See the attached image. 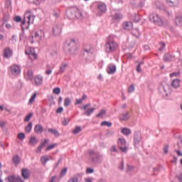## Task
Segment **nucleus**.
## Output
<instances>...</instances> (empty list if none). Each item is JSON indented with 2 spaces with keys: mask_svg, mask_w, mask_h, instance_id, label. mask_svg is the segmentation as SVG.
I'll return each mask as SVG.
<instances>
[{
  "mask_svg": "<svg viewBox=\"0 0 182 182\" xmlns=\"http://www.w3.org/2000/svg\"><path fill=\"white\" fill-rule=\"evenodd\" d=\"M76 11H79V8L73 7L71 9H69L66 12V15L68 18L69 19H75L76 16H77V14L76 13Z\"/></svg>",
  "mask_w": 182,
  "mask_h": 182,
  "instance_id": "nucleus-7",
  "label": "nucleus"
},
{
  "mask_svg": "<svg viewBox=\"0 0 182 182\" xmlns=\"http://www.w3.org/2000/svg\"><path fill=\"white\" fill-rule=\"evenodd\" d=\"M77 49V46H76V41H75V39L67 41L64 46V50L68 53H70V55H75Z\"/></svg>",
  "mask_w": 182,
  "mask_h": 182,
  "instance_id": "nucleus-2",
  "label": "nucleus"
},
{
  "mask_svg": "<svg viewBox=\"0 0 182 182\" xmlns=\"http://www.w3.org/2000/svg\"><path fill=\"white\" fill-rule=\"evenodd\" d=\"M160 95L164 99H166V100L171 99V92H161Z\"/></svg>",
  "mask_w": 182,
  "mask_h": 182,
  "instance_id": "nucleus-18",
  "label": "nucleus"
},
{
  "mask_svg": "<svg viewBox=\"0 0 182 182\" xmlns=\"http://www.w3.org/2000/svg\"><path fill=\"white\" fill-rule=\"evenodd\" d=\"M144 63V62L141 61L139 62V63L137 65L136 67V72H138V73H140V72H141V68L140 66H141V65H143Z\"/></svg>",
  "mask_w": 182,
  "mask_h": 182,
  "instance_id": "nucleus-42",
  "label": "nucleus"
},
{
  "mask_svg": "<svg viewBox=\"0 0 182 182\" xmlns=\"http://www.w3.org/2000/svg\"><path fill=\"white\" fill-rule=\"evenodd\" d=\"M21 176L24 180H28L31 177V171L28 168H22Z\"/></svg>",
  "mask_w": 182,
  "mask_h": 182,
  "instance_id": "nucleus-10",
  "label": "nucleus"
},
{
  "mask_svg": "<svg viewBox=\"0 0 182 182\" xmlns=\"http://www.w3.org/2000/svg\"><path fill=\"white\" fill-rule=\"evenodd\" d=\"M82 132V128L80 127H75L74 130L73 131V134H77Z\"/></svg>",
  "mask_w": 182,
  "mask_h": 182,
  "instance_id": "nucleus-36",
  "label": "nucleus"
},
{
  "mask_svg": "<svg viewBox=\"0 0 182 182\" xmlns=\"http://www.w3.org/2000/svg\"><path fill=\"white\" fill-rule=\"evenodd\" d=\"M164 153L165 154H168V145H166L164 147Z\"/></svg>",
  "mask_w": 182,
  "mask_h": 182,
  "instance_id": "nucleus-53",
  "label": "nucleus"
},
{
  "mask_svg": "<svg viewBox=\"0 0 182 182\" xmlns=\"http://www.w3.org/2000/svg\"><path fill=\"white\" fill-rule=\"evenodd\" d=\"M159 90L167 92V90H170V85L168 84L161 85L159 87Z\"/></svg>",
  "mask_w": 182,
  "mask_h": 182,
  "instance_id": "nucleus-24",
  "label": "nucleus"
},
{
  "mask_svg": "<svg viewBox=\"0 0 182 182\" xmlns=\"http://www.w3.org/2000/svg\"><path fill=\"white\" fill-rule=\"evenodd\" d=\"M110 151L112 153V156H116V153H118L119 151L116 148V145H112L110 148Z\"/></svg>",
  "mask_w": 182,
  "mask_h": 182,
  "instance_id": "nucleus-31",
  "label": "nucleus"
},
{
  "mask_svg": "<svg viewBox=\"0 0 182 182\" xmlns=\"http://www.w3.org/2000/svg\"><path fill=\"white\" fill-rule=\"evenodd\" d=\"M25 132L26 133H31L32 132V122H30L25 128Z\"/></svg>",
  "mask_w": 182,
  "mask_h": 182,
  "instance_id": "nucleus-33",
  "label": "nucleus"
},
{
  "mask_svg": "<svg viewBox=\"0 0 182 182\" xmlns=\"http://www.w3.org/2000/svg\"><path fill=\"white\" fill-rule=\"evenodd\" d=\"M106 114V109H102L97 115L96 117H104Z\"/></svg>",
  "mask_w": 182,
  "mask_h": 182,
  "instance_id": "nucleus-34",
  "label": "nucleus"
},
{
  "mask_svg": "<svg viewBox=\"0 0 182 182\" xmlns=\"http://www.w3.org/2000/svg\"><path fill=\"white\" fill-rule=\"evenodd\" d=\"M66 68H68V64L66 63H63L60 67V70L57 73V75H61V73H63L65 70H66Z\"/></svg>",
  "mask_w": 182,
  "mask_h": 182,
  "instance_id": "nucleus-21",
  "label": "nucleus"
},
{
  "mask_svg": "<svg viewBox=\"0 0 182 182\" xmlns=\"http://www.w3.org/2000/svg\"><path fill=\"white\" fill-rule=\"evenodd\" d=\"M56 113L60 114V113H63V107H58L57 109H56Z\"/></svg>",
  "mask_w": 182,
  "mask_h": 182,
  "instance_id": "nucleus-51",
  "label": "nucleus"
},
{
  "mask_svg": "<svg viewBox=\"0 0 182 182\" xmlns=\"http://www.w3.org/2000/svg\"><path fill=\"white\" fill-rule=\"evenodd\" d=\"M171 162L174 164H177V156H173V159L171 160Z\"/></svg>",
  "mask_w": 182,
  "mask_h": 182,
  "instance_id": "nucleus-64",
  "label": "nucleus"
},
{
  "mask_svg": "<svg viewBox=\"0 0 182 182\" xmlns=\"http://www.w3.org/2000/svg\"><path fill=\"white\" fill-rule=\"evenodd\" d=\"M149 19L151 22H153L155 25H158V26H163V21L160 17H159V15L152 14L149 16Z\"/></svg>",
  "mask_w": 182,
  "mask_h": 182,
  "instance_id": "nucleus-6",
  "label": "nucleus"
},
{
  "mask_svg": "<svg viewBox=\"0 0 182 182\" xmlns=\"http://www.w3.org/2000/svg\"><path fill=\"white\" fill-rule=\"evenodd\" d=\"M26 136H25V134L23 133H19L18 134V138L20 139V140H23V139H25Z\"/></svg>",
  "mask_w": 182,
  "mask_h": 182,
  "instance_id": "nucleus-47",
  "label": "nucleus"
},
{
  "mask_svg": "<svg viewBox=\"0 0 182 182\" xmlns=\"http://www.w3.org/2000/svg\"><path fill=\"white\" fill-rule=\"evenodd\" d=\"M69 105H70V99L69 98H65V101H64V106L65 107H68V106H69Z\"/></svg>",
  "mask_w": 182,
  "mask_h": 182,
  "instance_id": "nucleus-44",
  "label": "nucleus"
},
{
  "mask_svg": "<svg viewBox=\"0 0 182 182\" xmlns=\"http://www.w3.org/2000/svg\"><path fill=\"white\" fill-rule=\"evenodd\" d=\"M13 163L16 164V166H18V164L21 163V158L19 157V156L16 155L13 157Z\"/></svg>",
  "mask_w": 182,
  "mask_h": 182,
  "instance_id": "nucleus-28",
  "label": "nucleus"
},
{
  "mask_svg": "<svg viewBox=\"0 0 182 182\" xmlns=\"http://www.w3.org/2000/svg\"><path fill=\"white\" fill-rule=\"evenodd\" d=\"M174 59V55H171L170 53H165L164 56V62H171Z\"/></svg>",
  "mask_w": 182,
  "mask_h": 182,
  "instance_id": "nucleus-19",
  "label": "nucleus"
},
{
  "mask_svg": "<svg viewBox=\"0 0 182 182\" xmlns=\"http://www.w3.org/2000/svg\"><path fill=\"white\" fill-rule=\"evenodd\" d=\"M167 4L169 5V6H176L174 5V2L171 0H166Z\"/></svg>",
  "mask_w": 182,
  "mask_h": 182,
  "instance_id": "nucleus-56",
  "label": "nucleus"
},
{
  "mask_svg": "<svg viewBox=\"0 0 182 182\" xmlns=\"http://www.w3.org/2000/svg\"><path fill=\"white\" fill-rule=\"evenodd\" d=\"M9 21V17L8 16H5L2 19L3 25H4V23H6V22Z\"/></svg>",
  "mask_w": 182,
  "mask_h": 182,
  "instance_id": "nucleus-50",
  "label": "nucleus"
},
{
  "mask_svg": "<svg viewBox=\"0 0 182 182\" xmlns=\"http://www.w3.org/2000/svg\"><path fill=\"white\" fill-rule=\"evenodd\" d=\"M134 141L136 147V146H139V144H140V141H141V134H135L134 136Z\"/></svg>",
  "mask_w": 182,
  "mask_h": 182,
  "instance_id": "nucleus-14",
  "label": "nucleus"
},
{
  "mask_svg": "<svg viewBox=\"0 0 182 182\" xmlns=\"http://www.w3.org/2000/svg\"><path fill=\"white\" fill-rule=\"evenodd\" d=\"M82 102H83V100L82 98L79 100L77 99L75 102V105H80L82 104Z\"/></svg>",
  "mask_w": 182,
  "mask_h": 182,
  "instance_id": "nucleus-61",
  "label": "nucleus"
},
{
  "mask_svg": "<svg viewBox=\"0 0 182 182\" xmlns=\"http://www.w3.org/2000/svg\"><path fill=\"white\" fill-rule=\"evenodd\" d=\"M11 72L14 76H18L21 73V67L17 65H13L10 67Z\"/></svg>",
  "mask_w": 182,
  "mask_h": 182,
  "instance_id": "nucleus-9",
  "label": "nucleus"
},
{
  "mask_svg": "<svg viewBox=\"0 0 182 182\" xmlns=\"http://www.w3.org/2000/svg\"><path fill=\"white\" fill-rule=\"evenodd\" d=\"M121 132L124 136H130L132 134V130L129 128H123Z\"/></svg>",
  "mask_w": 182,
  "mask_h": 182,
  "instance_id": "nucleus-25",
  "label": "nucleus"
},
{
  "mask_svg": "<svg viewBox=\"0 0 182 182\" xmlns=\"http://www.w3.org/2000/svg\"><path fill=\"white\" fill-rule=\"evenodd\" d=\"M11 5H12V1H11V0H6V6H7V8H9L11 6Z\"/></svg>",
  "mask_w": 182,
  "mask_h": 182,
  "instance_id": "nucleus-57",
  "label": "nucleus"
},
{
  "mask_svg": "<svg viewBox=\"0 0 182 182\" xmlns=\"http://www.w3.org/2000/svg\"><path fill=\"white\" fill-rule=\"evenodd\" d=\"M60 33H62V26H60L59 25H55L53 28V34L55 36H59V35H60Z\"/></svg>",
  "mask_w": 182,
  "mask_h": 182,
  "instance_id": "nucleus-11",
  "label": "nucleus"
},
{
  "mask_svg": "<svg viewBox=\"0 0 182 182\" xmlns=\"http://www.w3.org/2000/svg\"><path fill=\"white\" fill-rule=\"evenodd\" d=\"M117 69V68H116V65H109L107 68V72L108 75H114V73H116Z\"/></svg>",
  "mask_w": 182,
  "mask_h": 182,
  "instance_id": "nucleus-13",
  "label": "nucleus"
},
{
  "mask_svg": "<svg viewBox=\"0 0 182 182\" xmlns=\"http://www.w3.org/2000/svg\"><path fill=\"white\" fill-rule=\"evenodd\" d=\"M34 81L36 86H41V85L43 83V77H42L41 75H37L34 78Z\"/></svg>",
  "mask_w": 182,
  "mask_h": 182,
  "instance_id": "nucleus-15",
  "label": "nucleus"
},
{
  "mask_svg": "<svg viewBox=\"0 0 182 182\" xmlns=\"http://www.w3.org/2000/svg\"><path fill=\"white\" fill-rule=\"evenodd\" d=\"M48 133H51L52 134H54L55 137H59V136H60V134H59V131H58V129L49 128L48 129Z\"/></svg>",
  "mask_w": 182,
  "mask_h": 182,
  "instance_id": "nucleus-20",
  "label": "nucleus"
},
{
  "mask_svg": "<svg viewBox=\"0 0 182 182\" xmlns=\"http://www.w3.org/2000/svg\"><path fill=\"white\" fill-rule=\"evenodd\" d=\"M124 29L126 31H131V29H133V24L131 22L124 23Z\"/></svg>",
  "mask_w": 182,
  "mask_h": 182,
  "instance_id": "nucleus-22",
  "label": "nucleus"
},
{
  "mask_svg": "<svg viewBox=\"0 0 182 182\" xmlns=\"http://www.w3.org/2000/svg\"><path fill=\"white\" fill-rule=\"evenodd\" d=\"M129 119H130V115L129 114V112H125L119 114L120 122H126Z\"/></svg>",
  "mask_w": 182,
  "mask_h": 182,
  "instance_id": "nucleus-12",
  "label": "nucleus"
},
{
  "mask_svg": "<svg viewBox=\"0 0 182 182\" xmlns=\"http://www.w3.org/2000/svg\"><path fill=\"white\" fill-rule=\"evenodd\" d=\"M34 21H35V16H32V11H27L24 14L23 21H21L22 31H24L25 29H29V25H31V23H33Z\"/></svg>",
  "mask_w": 182,
  "mask_h": 182,
  "instance_id": "nucleus-1",
  "label": "nucleus"
},
{
  "mask_svg": "<svg viewBox=\"0 0 182 182\" xmlns=\"http://www.w3.org/2000/svg\"><path fill=\"white\" fill-rule=\"evenodd\" d=\"M56 146V144H51L50 146H48L46 149V151H49V150H52V149H55V146Z\"/></svg>",
  "mask_w": 182,
  "mask_h": 182,
  "instance_id": "nucleus-49",
  "label": "nucleus"
},
{
  "mask_svg": "<svg viewBox=\"0 0 182 182\" xmlns=\"http://www.w3.org/2000/svg\"><path fill=\"white\" fill-rule=\"evenodd\" d=\"M128 92H134V85H132L128 88Z\"/></svg>",
  "mask_w": 182,
  "mask_h": 182,
  "instance_id": "nucleus-59",
  "label": "nucleus"
},
{
  "mask_svg": "<svg viewBox=\"0 0 182 182\" xmlns=\"http://www.w3.org/2000/svg\"><path fill=\"white\" fill-rule=\"evenodd\" d=\"M175 23L177 26H182V17L178 16L175 18Z\"/></svg>",
  "mask_w": 182,
  "mask_h": 182,
  "instance_id": "nucleus-29",
  "label": "nucleus"
},
{
  "mask_svg": "<svg viewBox=\"0 0 182 182\" xmlns=\"http://www.w3.org/2000/svg\"><path fill=\"white\" fill-rule=\"evenodd\" d=\"M173 76H180V73H173L170 74V77H173Z\"/></svg>",
  "mask_w": 182,
  "mask_h": 182,
  "instance_id": "nucleus-60",
  "label": "nucleus"
},
{
  "mask_svg": "<svg viewBox=\"0 0 182 182\" xmlns=\"http://www.w3.org/2000/svg\"><path fill=\"white\" fill-rule=\"evenodd\" d=\"M14 21L17 23L22 22V18L19 16H16L14 18Z\"/></svg>",
  "mask_w": 182,
  "mask_h": 182,
  "instance_id": "nucleus-45",
  "label": "nucleus"
},
{
  "mask_svg": "<svg viewBox=\"0 0 182 182\" xmlns=\"http://www.w3.org/2000/svg\"><path fill=\"white\" fill-rule=\"evenodd\" d=\"M75 14H77V16H76V18H83V14L82 13V11L78 9V11H75Z\"/></svg>",
  "mask_w": 182,
  "mask_h": 182,
  "instance_id": "nucleus-41",
  "label": "nucleus"
},
{
  "mask_svg": "<svg viewBox=\"0 0 182 182\" xmlns=\"http://www.w3.org/2000/svg\"><path fill=\"white\" fill-rule=\"evenodd\" d=\"M35 99H36V92L32 95L31 97L30 98L28 101V105H32L33 102H35Z\"/></svg>",
  "mask_w": 182,
  "mask_h": 182,
  "instance_id": "nucleus-35",
  "label": "nucleus"
},
{
  "mask_svg": "<svg viewBox=\"0 0 182 182\" xmlns=\"http://www.w3.org/2000/svg\"><path fill=\"white\" fill-rule=\"evenodd\" d=\"M28 144H30V146H36V144H38V140H36V137L31 136L30 138Z\"/></svg>",
  "mask_w": 182,
  "mask_h": 182,
  "instance_id": "nucleus-23",
  "label": "nucleus"
},
{
  "mask_svg": "<svg viewBox=\"0 0 182 182\" xmlns=\"http://www.w3.org/2000/svg\"><path fill=\"white\" fill-rule=\"evenodd\" d=\"M89 154L90 156V158L92 159V161L94 163H99L103 159V155L100 154L97 151H95L93 150L89 151Z\"/></svg>",
  "mask_w": 182,
  "mask_h": 182,
  "instance_id": "nucleus-4",
  "label": "nucleus"
},
{
  "mask_svg": "<svg viewBox=\"0 0 182 182\" xmlns=\"http://www.w3.org/2000/svg\"><path fill=\"white\" fill-rule=\"evenodd\" d=\"M90 106H91V104L88 103L80 107L81 110H85L84 114H85V116H90L96 109L93 107L87 109V107H90Z\"/></svg>",
  "mask_w": 182,
  "mask_h": 182,
  "instance_id": "nucleus-8",
  "label": "nucleus"
},
{
  "mask_svg": "<svg viewBox=\"0 0 182 182\" xmlns=\"http://www.w3.org/2000/svg\"><path fill=\"white\" fill-rule=\"evenodd\" d=\"M6 181L9 182H16V176L15 175H11L6 178Z\"/></svg>",
  "mask_w": 182,
  "mask_h": 182,
  "instance_id": "nucleus-30",
  "label": "nucleus"
},
{
  "mask_svg": "<svg viewBox=\"0 0 182 182\" xmlns=\"http://www.w3.org/2000/svg\"><path fill=\"white\" fill-rule=\"evenodd\" d=\"M32 116H33V113H32V112L27 114L26 116V117L24 118V122H29V120H31V118L32 117Z\"/></svg>",
  "mask_w": 182,
  "mask_h": 182,
  "instance_id": "nucleus-40",
  "label": "nucleus"
},
{
  "mask_svg": "<svg viewBox=\"0 0 182 182\" xmlns=\"http://www.w3.org/2000/svg\"><path fill=\"white\" fill-rule=\"evenodd\" d=\"M58 178V176H54L53 177H51L50 182H56V178Z\"/></svg>",
  "mask_w": 182,
  "mask_h": 182,
  "instance_id": "nucleus-63",
  "label": "nucleus"
},
{
  "mask_svg": "<svg viewBox=\"0 0 182 182\" xmlns=\"http://www.w3.org/2000/svg\"><path fill=\"white\" fill-rule=\"evenodd\" d=\"M79 179L77 178V177H72L70 178L68 182H78Z\"/></svg>",
  "mask_w": 182,
  "mask_h": 182,
  "instance_id": "nucleus-46",
  "label": "nucleus"
},
{
  "mask_svg": "<svg viewBox=\"0 0 182 182\" xmlns=\"http://www.w3.org/2000/svg\"><path fill=\"white\" fill-rule=\"evenodd\" d=\"M66 173H68V168H64L60 171V177H65V176H66Z\"/></svg>",
  "mask_w": 182,
  "mask_h": 182,
  "instance_id": "nucleus-38",
  "label": "nucleus"
},
{
  "mask_svg": "<svg viewBox=\"0 0 182 182\" xmlns=\"http://www.w3.org/2000/svg\"><path fill=\"white\" fill-rule=\"evenodd\" d=\"M12 56V50L10 48H6L4 51V57L9 59Z\"/></svg>",
  "mask_w": 182,
  "mask_h": 182,
  "instance_id": "nucleus-16",
  "label": "nucleus"
},
{
  "mask_svg": "<svg viewBox=\"0 0 182 182\" xmlns=\"http://www.w3.org/2000/svg\"><path fill=\"white\" fill-rule=\"evenodd\" d=\"M95 170L93 168H87L86 170L87 174H92V173H94Z\"/></svg>",
  "mask_w": 182,
  "mask_h": 182,
  "instance_id": "nucleus-52",
  "label": "nucleus"
},
{
  "mask_svg": "<svg viewBox=\"0 0 182 182\" xmlns=\"http://www.w3.org/2000/svg\"><path fill=\"white\" fill-rule=\"evenodd\" d=\"M41 163H43V164H46V163H48V161H49V158H48V156H42L41 159Z\"/></svg>",
  "mask_w": 182,
  "mask_h": 182,
  "instance_id": "nucleus-37",
  "label": "nucleus"
},
{
  "mask_svg": "<svg viewBox=\"0 0 182 182\" xmlns=\"http://www.w3.org/2000/svg\"><path fill=\"white\" fill-rule=\"evenodd\" d=\"M134 168L129 164L127 165V171L129 173V171H132Z\"/></svg>",
  "mask_w": 182,
  "mask_h": 182,
  "instance_id": "nucleus-54",
  "label": "nucleus"
},
{
  "mask_svg": "<svg viewBox=\"0 0 182 182\" xmlns=\"http://www.w3.org/2000/svg\"><path fill=\"white\" fill-rule=\"evenodd\" d=\"M171 85L173 86V87H174L175 89H177V87H178L180 86V80L179 79H175L173 80Z\"/></svg>",
  "mask_w": 182,
  "mask_h": 182,
  "instance_id": "nucleus-26",
  "label": "nucleus"
},
{
  "mask_svg": "<svg viewBox=\"0 0 182 182\" xmlns=\"http://www.w3.org/2000/svg\"><path fill=\"white\" fill-rule=\"evenodd\" d=\"M35 133L42 134L43 132V127L41 124H36L34 127Z\"/></svg>",
  "mask_w": 182,
  "mask_h": 182,
  "instance_id": "nucleus-17",
  "label": "nucleus"
},
{
  "mask_svg": "<svg viewBox=\"0 0 182 182\" xmlns=\"http://www.w3.org/2000/svg\"><path fill=\"white\" fill-rule=\"evenodd\" d=\"M134 20L135 21V22H140V16L135 15Z\"/></svg>",
  "mask_w": 182,
  "mask_h": 182,
  "instance_id": "nucleus-58",
  "label": "nucleus"
},
{
  "mask_svg": "<svg viewBox=\"0 0 182 182\" xmlns=\"http://www.w3.org/2000/svg\"><path fill=\"white\" fill-rule=\"evenodd\" d=\"M101 126H107V127H112V122L104 121L101 123Z\"/></svg>",
  "mask_w": 182,
  "mask_h": 182,
  "instance_id": "nucleus-43",
  "label": "nucleus"
},
{
  "mask_svg": "<svg viewBox=\"0 0 182 182\" xmlns=\"http://www.w3.org/2000/svg\"><path fill=\"white\" fill-rule=\"evenodd\" d=\"M98 9L99 11H100V12L105 14V12H106V5H105L104 4H100L98 6Z\"/></svg>",
  "mask_w": 182,
  "mask_h": 182,
  "instance_id": "nucleus-32",
  "label": "nucleus"
},
{
  "mask_svg": "<svg viewBox=\"0 0 182 182\" xmlns=\"http://www.w3.org/2000/svg\"><path fill=\"white\" fill-rule=\"evenodd\" d=\"M122 18H123V15H122V14H120V13L115 14V15H114V18L115 19H122Z\"/></svg>",
  "mask_w": 182,
  "mask_h": 182,
  "instance_id": "nucleus-48",
  "label": "nucleus"
},
{
  "mask_svg": "<svg viewBox=\"0 0 182 182\" xmlns=\"http://www.w3.org/2000/svg\"><path fill=\"white\" fill-rule=\"evenodd\" d=\"M117 144L119 150H121L122 153H127L129 148L127 147L126 139H124V138H119Z\"/></svg>",
  "mask_w": 182,
  "mask_h": 182,
  "instance_id": "nucleus-5",
  "label": "nucleus"
},
{
  "mask_svg": "<svg viewBox=\"0 0 182 182\" xmlns=\"http://www.w3.org/2000/svg\"><path fill=\"white\" fill-rule=\"evenodd\" d=\"M119 170H124V162L122 161L119 166Z\"/></svg>",
  "mask_w": 182,
  "mask_h": 182,
  "instance_id": "nucleus-55",
  "label": "nucleus"
},
{
  "mask_svg": "<svg viewBox=\"0 0 182 182\" xmlns=\"http://www.w3.org/2000/svg\"><path fill=\"white\" fill-rule=\"evenodd\" d=\"M112 39H113V36H109L105 44V51L107 53H112V52H114L117 49V43Z\"/></svg>",
  "mask_w": 182,
  "mask_h": 182,
  "instance_id": "nucleus-3",
  "label": "nucleus"
},
{
  "mask_svg": "<svg viewBox=\"0 0 182 182\" xmlns=\"http://www.w3.org/2000/svg\"><path fill=\"white\" fill-rule=\"evenodd\" d=\"M46 75H52V69H53V68L52 67V65L48 64L46 65Z\"/></svg>",
  "mask_w": 182,
  "mask_h": 182,
  "instance_id": "nucleus-27",
  "label": "nucleus"
},
{
  "mask_svg": "<svg viewBox=\"0 0 182 182\" xmlns=\"http://www.w3.org/2000/svg\"><path fill=\"white\" fill-rule=\"evenodd\" d=\"M27 76H28V79H29V80H32V79H33V71L28 70Z\"/></svg>",
  "mask_w": 182,
  "mask_h": 182,
  "instance_id": "nucleus-39",
  "label": "nucleus"
},
{
  "mask_svg": "<svg viewBox=\"0 0 182 182\" xmlns=\"http://www.w3.org/2000/svg\"><path fill=\"white\" fill-rule=\"evenodd\" d=\"M16 182H25V181H23V179H22V178H21V176H17Z\"/></svg>",
  "mask_w": 182,
  "mask_h": 182,
  "instance_id": "nucleus-62",
  "label": "nucleus"
}]
</instances>
